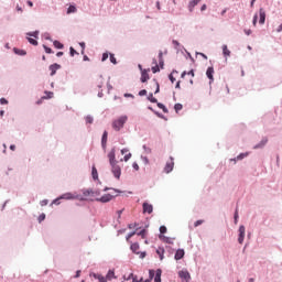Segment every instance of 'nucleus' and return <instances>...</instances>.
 Segmentation results:
<instances>
[{
    "instance_id": "42",
    "label": "nucleus",
    "mask_w": 282,
    "mask_h": 282,
    "mask_svg": "<svg viewBox=\"0 0 282 282\" xmlns=\"http://www.w3.org/2000/svg\"><path fill=\"white\" fill-rule=\"evenodd\" d=\"M28 36H34V39L39 37V31H35L33 33H28Z\"/></svg>"
},
{
    "instance_id": "48",
    "label": "nucleus",
    "mask_w": 282,
    "mask_h": 282,
    "mask_svg": "<svg viewBox=\"0 0 282 282\" xmlns=\"http://www.w3.org/2000/svg\"><path fill=\"white\" fill-rule=\"evenodd\" d=\"M134 235H137V232L135 231H133V232H130L128 236H127V241H129V239H131V237H133Z\"/></svg>"
},
{
    "instance_id": "53",
    "label": "nucleus",
    "mask_w": 282,
    "mask_h": 282,
    "mask_svg": "<svg viewBox=\"0 0 282 282\" xmlns=\"http://www.w3.org/2000/svg\"><path fill=\"white\" fill-rule=\"evenodd\" d=\"M139 96H147V89H142L139 91Z\"/></svg>"
},
{
    "instance_id": "62",
    "label": "nucleus",
    "mask_w": 282,
    "mask_h": 282,
    "mask_svg": "<svg viewBox=\"0 0 282 282\" xmlns=\"http://www.w3.org/2000/svg\"><path fill=\"white\" fill-rule=\"evenodd\" d=\"M206 4H203L202 8H200V11L204 12L206 10Z\"/></svg>"
},
{
    "instance_id": "64",
    "label": "nucleus",
    "mask_w": 282,
    "mask_h": 282,
    "mask_svg": "<svg viewBox=\"0 0 282 282\" xmlns=\"http://www.w3.org/2000/svg\"><path fill=\"white\" fill-rule=\"evenodd\" d=\"M56 56L61 58V56H63V52H57Z\"/></svg>"
},
{
    "instance_id": "10",
    "label": "nucleus",
    "mask_w": 282,
    "mask_h": 282,
    "mask_svg": "<svg viewBox=\"0 0 282 282\" xmlns=\"http://www.w3.org/2000/svg\"><path fill=\"white\" fill-rule=\"evenodd\" d=\"M127 153V154H126ZM121 154L122 155H124L123 156V162H129V160H131V156H132V154H131V152H129V149H127V148H124V149H122L121 150Z\"/></svg>"
},
{
    "instance_id": "19",
    "label": "nucleus",
    "mask_w": 282,
    "mask_h": 282,
    "mask_svg": "<svg viewBox=\"0 0 282 282\" xmlns=\"http://www.w3.org/2000/svg\"><path fill=\"white\" fill-rule=\"evenodd\" d=\"M268 144V138H263L260 143L256 144L253 149H263V147Z\"/></svg>"
},
{
    "instance_id": "41",
    "label": "nucleus",
    "mask_w": 282,
    "mask_h": 282,
    "mask_svg": "<svg viewBox=\"0 0 282 282\" xmlns=\"http://www.w3.org/2000/svg\"><path fill=\"white\" fill-rule=\"evenodd\" d=\"M87 124H91L94 122V118L91 116L86 117Z\"/></svg>"
},
{
    "instance_id": "55",
    "label": "nucleus",
    "mask_w": 282,
    "mask_h": 282,
    "mask_svg": "<svg viewBox=\"0 0 282 282\" xmlns=\"http://www.w3.org/2000/svg\"><path fill=\"white\" fill-rule=\"evenodd\" d=\"M79 45H80V47L83 48L82 54H85V43L82 42V43H79Z\"/></svg>"
},
{
    "instance_id": "1",
    "label": "nucleus",
    "mask_w": 282,
    "mask_h": 282,
    "mask_svg": "<svg viewBox=\"0 0 282 282\" xmlns=\"http://www.w3.org/2000/svg\"><path fill=\"white\" fill-rule=\"evenodd\" d=\"M109 164L111 166V173L115 175L116 180H120V175H122V169L118 165V161L116 160V148H112L108 153Z\"/></svg>"
},
{
    "instance_id": "3",
    "label": "nucleus",
    "mask_w": 282,
    "mask_h": 282,
    "mask_svg": "<svg viewBox=\"0 0 282 282\" xmlns=\"http://www.w3.org/2000/svg\"><path fill=\"white\" fill-rule=\"evenodd\" d=\"M130 250L134 252V254H140V259H144L147 257V252H140V245L138 242H134L130 246Z\"/></svg>"
},
{
    "instance_id": "49",
    "label": "nucleus",
    "mask_w": 282,
    "mask_h": 282,
    "mask_svg": "<svg viewBox=\"0 0 282 282\" xmlns=\"http://www.w3.org/2000/svg\"><path fill=\"white\" fill-rule=\"evenodd\" d=\"M204 224V220H197L194 226L197 228V226H202Z\"/></svg>"
},
{
    "instance_id": "20",
    "label": "nucleus",
    "mask_w": 282,
    "mask_h": 282,
    "mask_svg": "<svg viewBox=\"0 0 282 282\" xmlns=\"http://www.w3.org/2000/svg\"><path fill=\"white\" fill-rule=\"evenodd\" d=\"M156 254L160 257V260L163 261L164 260V248L159 247L156 249Z\"/></svg>"
},
{
    "instance_id": "40",
    "label": "nucleus",
    "mask_w": 282,
    "mask_h": 282,
    "mask_svg": "<svg viewBox=\"0 0 282 282\" xmlns=\"http://www.w3.org/2000/svg\"><path fill=\"white\" fill-rule=\"evenodd\" d=\"M174 74H177V70H174L172 74H170L169 78L171 83H175V78L173 77Z\"/></svg>"
},
{
    "instance_id": "9",
    "label": "nucleus",
    "mask_w": 282,
    "mask_h": 282,
    "mask_svg": "<svg viewBox=\"0 0 282 282\" xmlns=\"http://www.w3.org/2000/svg\"><path fill=\"white\" fill-rule=\"evenodd\" d=\"M113 199V196L111 194H105L100 198H97V202H101V204H107V202H111Z\"/></svg>"
},
{
    "instance_id": "27",
    "label": "nucleus",
    "mask_w": 282,
    "mask_h": 282,
    "mask_svg": "<svg viewBox=\"0 0 282 282\" xmlns=\"http://www.w3.org/2000/svg\"><path fill=\"white\" fill-rule=\"evenodd\" d=\"M107 279L109 281H111V279H116V272H113L112 270H109L107 273Z\"/></svg>"
},
{
    "instance_id": "39",
    "label": "nucleus",
    "mask_w": 282,
    "mask_h": 282,
    "mask_svg": "<svg viewBox=\"0 0 282 282\" xmlns=\"http://www.w3.org/2000/svg\"><path fill=\"white\" fill-rule=\"evenodd\" d=\"M166 226H161L160 227V232H161V235H166Z\"/></svg>"
},
{
    "instance_id": "29",
    "label": "nucleus",
    "mask_w": 282,
    "mask_h": 282,
    "mask_svg": "<svg viewBox=\"0 0 282 282\" xmlns=\"http://www.w3.org/2000/svg\"><path fill=\"white\" fill-rule=\"evenodd\" d=\"M159 239H162V241H164L165 243H173V241H171V238L165 237V236H159Z\"/></svg>"
},
{
    "instance_id": "59",
    "label": "nucleus",
    "mask_w": 282,
    "mask_h": 282,
    "mask_svg": "<svg viewBox=\"0 0 282 282\" xmlns=\"http://www.w3.org/2000/svg\"><path fill=\"white\" fill-rule=\"evenodd\" d=\"M258 19H259V17L256 14V15L253 17V25H257Z\"/></svg>"
},
{
    "instance_id": "44",
    "label": "nucleus",
    "mask_w": 282,
    "mask_h": 282,
    "mask_svg": "<svg viewBox=\"0 0 282 282\" xmlns=\"http://www.w3.org/2000/svg\"><path fill=\"white\" fill-rule=\"evenodd\" d=\"M234 219H235V224H237V220L239 219V212L237 209L235 212Z\"/></svg>"
},
{
    "instance_id": "7",
    "label": "nucleus",
    "mask_w": 282,
    "mask_h": 282,
    "mask_svg": "<svg viewBox=\"0 0 282 282\" xmlns=\"http://www.w3.org/2000/svg\"><path fill=\"white\" fill-rule=\"evenodd\" d=\"M214 74H215V68L213 66H209L206 70V76L210 80L209 83H214L215 80Z\"/></svg>"
},
{
    "instance_id": "45",
    "label": "nucleus",
    "mask_w": 282,
    "mask_h": 282,
    "mask_svg": "<svg viewBox=\"0 0 282 282\" xmlns=\"http://www.w3.org/2000/svg\"><path fill=\"white\" fill-rule=\"evenodd\" d=\"M156 90L154 91V94H160V84L158 82L154 83Z\"/></svg>"
},
{
    "instance_id": "32",
    "label": "nucleus",
    "mask_w": 282,
    "mask_h": 282,
    "mask_svg": "<svg viewBox=\"0 0 282 282\" xmlns=\"http://www.w3.org/2000/svg\"><path fill=\"white\" fill-rule=\"evenodd\" d=\"M139 237H142L144 239L147 237V229H142L141 231L137 232Z\"/></svg>"
},
{
    "instance_id": "63",
    "label": "nucleus",
    "mask_w": 282,
    "mask_h": 282,
    "mask_svg": "<svg viewBox=\"0 0 282 282\" xmlns=\"http://www.w3.org/2000/svg\"><path fill=\"white\" fill-rule=\"evenodd\" d=\"M158 10H162V7L160 6V1L156 2Z\"/></svg>"
},
{
    "instance_id": "60",
    "label": "nucleus",
    "mask_w": 282,
    "mask_h": 282,
    "mask_svg": "<svg viewBox=\"0 0 282 282\" xmlns=\"http://www.w3.org/2000/svg\"><path fill=\"white\" fill-rule=\"evenodd\" d=\"M245 33L247 34V36H250L252 34V30H245Z\"/></svg>"
},
{
    "instance_id": "23",
    "label": "nucleus",
    "mask_w": 282,
    "mask_h": 282,
    "mask_svg": "<svg viewBox=\"0 0 282 282\" xmlns=\"http://www.w3.org/2000/svg\"><path fill=\"white\" fill-rule=\"evenodd\" d=\"M91 176L93 180H98V170L96 169V165H93Z\"/></svg>"
},
{
    "instance_id": "22",
    "label": "nucleus",
    "mask_w": 282,
    "mask_h": 282,
    "mask_svg": "<svg viewBox=\"0 0 282 282\" xmlns=\"http://www.w3.org/2000/svg\"><path fill=\"white\" fill-rule=\"evenodd\" d=\"M186 74L187 76H192V78H195V70H189L188 73H186V70H184L181 75L182 78H186Z\"/></svg>"
},
{
    "instance_id": "35",
    "label": "nucleus",
    "mask_w": 282,
    "mask_h": 282,
    "mask_svg": "<svg viewBox=\"0 0 282 282\" xmlns=\"http://www.w3.org/2000/svg\"><path fill=\"white\" fill-rule=\"evenodd\" d=\"M174 109H175L176 113H177L178 111H182V109H183L182 104H175Z\"/></svg>"
},
{
    "instance_id": "43",
    "label": "nucleus",
    "mask_w": 282,
    "mask_h": 282,
    "mask_svg": "<svg viewBox=\"0 0 282 282\" xmlns=\"http://www.w3.org/2000/svg\"><path fill=\"white\" fill-rule=\"evenodd\" d=\"M152 72H153V74H158V72H160V66H158V65L153 66Z\"/></svg>"
},
{
    "instance_id": "13",
    "label": "nucleus",
    "mask_w": 282,
    "mask_h": 282,
    "mask_svg": "<svg viewBox=\"0 0 282 282\" xmlns=\"http://www.w3.org/2000/svg\"><path fill=\"white\" fill-rule=\"evenodd\" d=\"M50 72H51V76H54L56 74V72H58V69H61V65L59 64H53L48 67Z\"/></svg>"
},
{
    "instance_id": "34",
    "label": "nucleus",
    "mask_w": 282,
    "mask_h": 282,
    "mask_svg": "<svg viewBox=\"0 0 282 282\" xmlns=\"http://www.w3.org/2000/svg\"><path fill=\"white\" fill-rule=\"evenodd\" d=\"M148 100H150V102H158V98L153 97V93L149 95Z\"/></svg>"
},
{
    "instance_id": "8",
    "label": "nucleus",
    "mask_w": 282,
    "mask_h": 282,
    "mask_svg": "<svg viewBox=\"0 0 282 282\" xmlns=\"http://www.w3.org/2000/svg\"><path fill=\"white\" fill-rule=\"evenodd\" d=\"M132 279V282H151V280H145V281H142V279L138 280V276H134L133 273H130L128 276L124 275V280L126 281H131Z\"/></svg>"
},
{
    "instance_id": "57",
    "label": "nucleus",
    "mask_w": 282,
    "mask_h": 282,
    "mask_svg": "<svg viewBox=\"0 0 282 282\" xmlns=\"http://www.w3.org/2000/svg\"><path fill=\"white\" fill-rule=\"evenodd\" d=\"M172 43H173V45H174L175 47H178V45H180V42H177V40H173Z\"/></svg>"
},
{
    "instance_id": "2",
    "label": "nucleus",
    "mask_w": 282,
    "mask_h": 282,
    "mask_svg": "<svg viewBox=\"0 0 282 282\" xmlns=\"http://www.w3.org/2000/svg\"><path fill=\"white\" fill-rule=\"evenodd\" d=\"M126 122H127V116H121L112 122V128L115 129V131H120V129L124 127Z\"/></svg>"
},
{
    "instance_id": "61",
    "label": "nucleus",
    "mask_w": 282,
    "mask_h": 282,
    "mask_svg": "<svg viewBox=\"0 0 282 282\" xmlns=\"http://www.w3.org/2000/svg\"><path fill=\"white\" fill-rule=\"evenodd\" d=\"M276 32H282V23L278 26Z\"/></svg>"
},
{
    "instance_id": "4",
    "label": "nucleus",
    "mask_w": 282,
    "mask_h": 282,
    "mask_svg": "<svg viewBox=\"0 0 282 282\" xmlns=\"http://www.w3.org/2000/svg\"><path fill=\"white\" fill-rule=\"evenodd\" d=\"M175 166V161L173 159V156H170V160L166 162L164 171L165 173H171V171H173Z\"/></svg>"
},
{
    "instance_id": "50",
    "label": "nucleus",
    "mask_w": 282,
    "mask_h": 282,
    "mask_svg": "<svg viewBox=\"0 0 282 282\" xmlns=\"http://www.w3.org/2000/svg\"><path fill=\"white\" fill-rule=\"evenodd\" d=\"M107 58H109V54L108 53H104L101 61L105 62V61H107Z\"/></svg>"
},
{
    "instance_id": "26",
    "label": "nucleus",
    "mask_w": 282,
    "mask_h": 282,
    "mask_svg": "<svg viewBox=\"0 0 282 282\" xmlns=\"http://www.w3.org/2000/svg\"><path fill=\"white\" fill-rule=\"evenodd\" d=\"M223 54L224 56H230V50H228V45H223Z\"/></svg>"
},
{
    "instance_id": "28",
    "label": "nucleus",
    "mask_w": 282,
    "mask_h": 282,
    "mask_svg": "<svg viewBox=\"0 0 282 282\" xmlns=\"http://www.w3.org/2000/svg\"><path fill=\"white\" fill-rule=\"evenodd\" d=\"M158 107L159 109H162L164 113H169V109L166 108V106H164V104L158 102Z\"/></svg>"
},
{
    "instance_id": "24",
    "label": "nucleus",
    "mask_w": 282,
    "mask_h": 282,
    "mask_svg": "<svg viewBox=\"0 0 282 282\" xmlns=\"http://www.w3.org/2000/svg\"><path fill=\"white\" fill-rule=\"evenodd\" d=\"M154 281L155 282H162V271L161 270L156 271V274L154 276Z\"/></svg>"
},
{
    "instance_id": "15",
    "label": "nucleus",
    "mask_w": 282,
    "mask_h": 282,
    "mask_svg": "<svg viewBox=\"0 0 282 282\" xmlns=\"http://www.w3.org/2000/svg\"><path fill=\"white\" fill-rule=\"evenodd\" d=\"M259 14H260L259 23H260V25H263V23H265V10H263V8H261L259 10Z\"/></svg>"
},
{
    "instance_id": "18",
    "label": "nucleus",
    "mask_w": 282,
    "mask_h": 282,
    "mask_svg": "<svg viewBox=\"0 0 282 282\" xmlns=\"http://www.w3.org/2000/svg\"><path fill=\"white\" fill-rule=\"evenodd\" d=\"M268 144V138H263L260 143L256 144L253 149H263V147Z\"/></svg>"
},
{
    "instance_id": "47",
    "label": "nucleus",
    "mask_w": 282,
    "mask_h": 282,
    "mask_svg": "<svg viewBox=\"0 0 282 282\" xmlns=\"http://www.w3.org/2000/svg\"><path fill=\"white\" fill-rule=\"evenodd\" d=\"M70 56H75V54H78V52H76V50H74V47L70 46Z\"/></svg>"
},
{
    "instance_id": "12",
    "label": "nucleus",
    "mask_w": 282,
    "mask_h": 282,
    "mask_svg": "<svg viewBox=\"0 0 282 282\" xmlns=\"http://www.w3.org/2000/svg\"><path fill=\"white\" fill-rule=\"evenodd\" d=\"M77 195L73 193H65L62 196H59V199H77Z\"/></svg>"
},
{
    "instance_id": "58",
    "label": "nucleus",
    "mask_w": 282,
    "mask_h": 282,
    "mask_svg": "<svg viewBox=\"0 0 282 282\" xmlns=\"http://www.w3.org/2000/svg\"><path fill=\"white\" fill-rule=\"evenodd\" d=\"M47 204H48L47 199H44L41 202V206H47Z\"/></svg>"
},
{
    "instance_id": "52",
    "label": "nucleus",
    "mask_w": 282,
    "mask_h": 282,
    "mask_svg": "<svg viewBox=\"0 0 282 282\" xmlns=\"http://www.w3.org/2000/svg\"><path fill=\"white\" fill-rule=\"evenodd\" d=\"M0 105H8V99L1 98L0 99Z\"/></svg>"
},
{
    "instance_id": "11",
    "label": "nucleus",
    "mask_w": 282,
    "mask_h": 282,
    "mask_svg": "<svg viewBox=\"0 0 282 282\" xmlns=\"http://www.w3.org/2000/svg\"><path fill=\"white\" fill-rule=\"evenodd\" d=\"M143 213H148V215H151V213H153V205L149 203H143Z\"/></svg>"
},
{
    "instance_id": "25",
    "label": "nucleus",
    "mask_w": 282,
    "mask_h": 282,
    "mask_svg": "<svg viewBox=\"0 0 282 282\" xmlns=\"http://www.w3.org/2000/svg\"><path fill=\"white\" fill-rule=\"evenodd\" d=\"M13 52L18 54L19 56H25L28 53L20 48H13Z\"/></svg>"
},
{
    "instance_id": "37",
    "label": "nucleus",
    "mask_w": 282,
    "mask_h": 282,
    "mask_svg": "<svg viewBox=\"0 0 282 282\" xmlns=\"http://www.w3.org/2000/svg\"><path fill=\"white\" fill-rule=\"evenodd\" d=\"M243 158H248V152L239 154L237 160H243Z\"/></svg>"
},
{
    "instance_id": "54",
    "label": "nucleus",
    "mask_w": 282,
    "mask_h": 282,
    "mask_svg": "<svg viewBox=\"0 0 282 282\" xmlns=\"http://www.w3.org/2000/svg\"><path fill=\"white\" fill-rule=\"evenodd\" d=\"M44 220H45V214L40 215L39 221H44Z\"/></svg>"
},
{
    "instance_id": "46",
    "label": "nucleus",
    "mask_w": 282,
    "mask_h": 282,
    "mask_svg": "<svg viewBox=\"0 0 282 282\" xmlns=\"http://www.w3.org/2000/svg\"><path fill=\"white\" fill-rule=\"evenodd\" d=\"M46 54H52V48L47 47L46 45H43Z\"/></svg>"
},
{
    "instance_id": "38",
    "label": "nucleus",
    "mask_w": 282,
    "mask_h": 282,
    "mask_svg": "<svg viewBox=\"0 0 282 282\" xmlns=\"http://www.w3.org/2000/svg\"><path fill=\"white\" fill-rule=\"evenodd\" d=\"M110 62L113 64V65H117L118 62L116 61V56L113 54H110Z\"/></svg>"
},
{
    "instance_id": "51",
    "label": "nucleus",
    "mask_w": 282,
    "mask_h": 282,
    "mask_svg": "<svg viewBox=\"0 0 282 282\" xmlns=\"http://www.w3.org/2000/svg\"><path fill=\"white\" fill-rule=\"evenodd\" d=\"M132 169H134V171H140V165H138V163H133Z\"/></svg>"
},
{
    "instance_id": "5",
    "label": "nucleus",
    "mask_w": 282,
    "mask_h": 282,
    "mask_svg": "<svg viewBox=\"0 0 282 282\" xmlns=\"http://www.w3.org/2000/svg\"><path fill=\"white\" fill-rule=\"evenodd\" d=\"M239 237H238V243H243V239H246V227L241 225L238 229Z\"/></svg>"
},
{
    "instance_id": "6",
    "label": "nucleus",
    "mask_w": 282,
    "mask_h": 282,
    "mask_svg": "<svg viewBox=\"0 0 282 282\" xmlns=\"http://www.w3.org/2000/svg\"><path fill=\"white\" fill-rule=\"evenodd\" d=\"M178 276L180 279H183V281H186V282L191 281V273L186 270L180 271Z\"/></svg>"
},
{
    "instance_id": "14",
    "label": "nucleus",
    "mask_w": 282,
    "mask_h": 282,
    "mask_svg": "<svg viewBox=\"0 0 282 282\" xmlns=\"http://www.w3.org/2000/svg\"><path fill=\"white\" fill-rule=\"evenodd\" d=\"M202 0H191L188 3V10L189 12H193V10H195V6H198V3H200Z\"/></svg>"
},
{
    "instance_id": "36",
    "label": "nucleus",
    "mask_w": 282,
    "mask_h": 282,
    "mask_svg": "<svg viewBox=\"0 0 282 282\" xmlns=\"http://www.w3.org/2000/svg\"><path fill=\"white\" fill-rule=\"evenodd\" d=\"M29 43H31V45H39V42L32 37H28Z\"/></svg>"
},
{
    "instance_id": "16",
    "label": "nucleus",
    "mask_w": 282,
    "mask_h": 282,
    "mask_svg": "<svg viewBox=\"0 0 282 282\" xmlns=\"http://www.w3.org/2000/svg\"><path fill=\"white\" fill-rule=\"evenodd\" d=\"M184 254H185L184 249H178L174 256V259L176 261H180V259H184Z\"/></svg>"
},
{
    "instance_id": "31",
    "label": "nucleus",
    "mask_w": 282,
    "mask_h": 282,
    "mask_svg": "<svg viewBox=\"0 0 282 282\" xmlns=\"http://www.w3.org/2000/svg\"><path fill=\"white\" fill-rule=\"evenodd\" d=\"M76 7L75 6H69L67 9V14H74V12H76Z\"/></svg>"
},
{
    "instance_id": "33",
    "label": "nucleus",
    "mask_w": 282,
    "mask_h": 282,
    "mask_svg": "<svg viewBox=\"0 0 282 282\" xmlns=\"http://www.w3.org/2000/svg\"><path fill=\"white\" fill-rule=\"evenodd\" d=\"M95 279H98L99 282H107V278L102 276V275H94Z\"/></svg>"
},
{
    "instance_id": "30",
    "label": "nucleus",
    "mask_w": 282,
    "mask_h": 282,
    "mask_svg": "<svg viewBox=\"0 0 282 282\" xmlns=\"http://www.w3.org/2000/svg\"><path fill=\"white\" fill-rule=\"evenodd\" d=\"M53 45H54V47H56V50H63V43H61L58 41H54Z\"/></svg>"
},
{
    "instance_id": "56",
    "label": "nucleus",
    "mask_w": 282,
    "mask_h": 282,
    "mask_svg": "<svg viewBox=\"0 0 282 282\" xmlns=\"http://www.w3.org/2000/svg\"><path fill=\"white\" fill-rule=\"evenodd\" d=\"M97 87H99V89L102 87V78H99V82L97 84Z\"/></svg>"
},
{
    "instance_id": "21",
    "label": "nucleus",
    "mask_w": 282,
    "mask_h": 282,
    "mask_svg": "<svg viewBox=\"0 0 282 282\" xmlns=\"http://www.w3.org/2000/svg\"><path fill=\"white\" fill-rule=\"evenodd\" d=\"M107 138H108V133H107V131H105L102 134V138H101V145L104 149L107 148Z\"/></svg>"
},
{
    "instance_id": "17",
    "label": "nucleus",
    "mask_w": 282,
    "mask_h": 282,
    "mask_svg": "<svg viewBox=\"0 0 282 282\" xmlns=\"http://www.w3.org/2000/svg\"><path fill=\"white\" fill-rule=\"evenodd\" d=\"M149 69L148 70H142L141 73V83H147V80H149Z\"/></svg>"
}]
</instances>
